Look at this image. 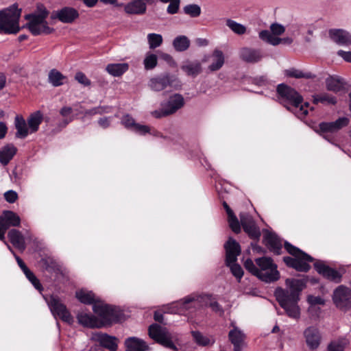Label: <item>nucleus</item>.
<instances>
[{"mask_svg": "<svg viewBox=\"0 0 351 351\" xmlns=\"http://www.w3.org/2000/svg\"><path fill=\"white\" fill-rule=\"evenodd\" d=\"M92 339L98 342L101 347L107 348L110 351H116L117 349V338L106 333L95 332L93 334Z\"/></svg>", "mask_w": 351, "mask_h": 351, "instance_id": "nucleus-18", "label": "nucleus"}, {"mask_svg": "<svg viewBox=\"0 0 351 351\" xmlns=\"http://www.w3.org/2000/svg\"><path fill=\"white\" fill-rule=\"evenodd\" d=\"M328 351H344L343 345L339 341H332L328 346Z\"/></svg>", "mask_w": 351, "mask_h": 351, "instance_id": "nucleus-62", "label": "nucleus"}, {"mask_svg": "<svg viewBox=\"0 0 351 351\" xmlns=\"http://www.w3.org/2000/svg\"><path fill=\"white\" fill-rule=\"evenodd\" d=\"M301 291L300 287H287L286 289L278 287L275 291L276 300L290 317L297 319L300 317L298 302Z\"/></svg>", "mask_w": 351, "mask_h": 351, "instance_id": "nucleus-1", "label": "nucleus"}, {"mask_svg": "<svg viewBox=\"0 0 351 351\" xmlns=\"http://www.w3.org/2000/svg\"><path fill=\"white\" fill-rule=\"evenodd\" d=\"M147 40L151 49L160 47L162 43V36L160 34L150 33L147 35Z\"/></svg>", "mask_w": 351, "mask_h": 351, "instance_id": "nucleus-47", "label": "nucleus"}, {"mask_svg": "<svg viewBox=\"0 0 351 351\" xmlns=\"http://www.w3.org/2000/svg\"><path fill=\"white\" fill-rule=\"evenodd\" d=\"M8 237L13 246L20 251L26 248L25 238L23 234L16 229H11L8 233Z\"/></svg>", "mask_w": 351, "mask_h": 351, "instance_id": "nucleus-27", "label": "nucleus"}, {"mask_svg": "<svg viewBox=\"0 0 351 351\" xmlns=\"http://www.w3.org/2000/svg\"><path fill=\"white\" fill-rule=\"evenodd\" d=\"M16 129V137L25 138L28 135V128L25 119L21 115H16L14 120Z\"/></svg>", "mask_w": 351, "mask_h": 351, "instance_id": "nucleus-35", "label": "nucleus"}, {"mask_svg": "<svg viewBox=\"0 0 351 351\" xmlns=\"http://www.w3.org/2000/svg\"><path fill=\"white\" fill-rule=\"evenodd\" d=\"M144 66L146 70L154 69L158 64L157 56L154 53H148L144 59Z\"/></svg>", "mask_w": 351, "mask_h": 351, "instance_id": "nucleus-51", "label": "nucleus"}, {"mask_svg": "<svg viewBox=\"0 0 351 351\" xmlns=\"http://www.w3.org/2000/svg\"><path fill=\"white\" fill-rule=\"evenodd\" d=\"M213 62L209 65L208 69L210 71H217L219 70L224 64L223 53L217 49H215L211 56Z\"/></svg>", "mask_w": 351, "mask_h": 351, "instance_id": "nucleus-34", "label": "nucleus"}, {"mask_svg": "<svg viewBox=\"0 0 351 351\" xmlns=\"http://www.w3.org/2000/svg\"><path fill=\"white\" fill-rule=\"evenodd\" d=\"M226 25L235 34L238 35H243L246 32V27L232 19L226 21Z\"/></svg>", "mask_w": 351, "mask_h": 351, "instance_id": "nucleus-48", "label": "nucleus"}, {"mask_svg": "<svg viewBox=\"0 0 351 351\" xmlns=\"http://www.w3.org/2000/svg\"><path fill=\"white\" fill-rule=\"evenodd\" d=\"M285 75L289 77H293L296 79L305 78V79H313L315 77V75L311 72L304 73L300 70L291 68L285 71Z\"/></svg>", "mask_w": 351, "mask_h": 351, "instance_id": "nucleus-43", "label": "nucleus"}, {"mask_svg": "<svg viewBox=\"0 0 351 351\" xmlns=\"http://www.w3.org/2000/svg\"><path fill=\"white\" fill-rule=\"evenodd\" d=\"M43 121V113L37 110L32 113L27 119V125L32 133L36 132Z\"/></svg>", "mask_w": 351, "mask_h": 351, "instance_id": "nucleus-33", "label": "nucleus"}, {"mask_svg": "<svg viewBox=\"0 0 351 351\" xmlns=\"http://www.w3.org/2000/svg\"><path fill=\"white\" fill-rule=\"evenodd\" d=\"M306 343L311 350L317 349L321 342V335L317 328L310 326L304 331Z\"/></svg>", "mask_w": 351, "mask_h": 351, "instance_id": "nucleus-21", "label": "nucleus"}, {"mask_svg": "<svg viewBox=\"0 0 351 351\" xmlns=\"http://www.w3.org/2000/svg\"><path fill=\"white\" fill-rule=\"evenodd\" d=\"M65 80H66V77L55 69H51L49 73V82L55 87L64 84Z\"/></svg>", "mask_w": 351, "mask_h": 351, "instance_id": "nucleus-39", "label": "nucleus"}, {"mask_svg": "<svg viewBox=\"0 0 351 351\" xmlns=\"http://www.w3.org/2000/svg\"><path fill=\"white\" fill-rule=\"evenodd\" d=\"M191 335L193 341L200 346H207L208 345H213L215 343L213 338H209L208 337L204 336L199 331H191Z\"/></svg>", "mask_w": 351, "mask_h": 351, "instance_id": "nucleus-40", "label": "nucleus"}, {"mask_svg": "<svg viewBox=\"0 0 351 351\" xmlns=\"http://www.w3.org/2000/svg\"><path fill=\"white\" fill-rule=\"evenodd\" d=\"M75 80L77 81L78 83L84 85V86H88L90 85V80L86 77V75L81 72H77L75 75Z\"/></svg>", "mask_w": 351, "mask_h": 351, "instance_id": "nucleus-56", "label": "nucleus"}, {"mask_svg": "<svg viewBox=\"0 0 351 351\" xmlns=\"http://www.w3.org/2000/svg\"><path fill=\"white\" fill-rule=\"evenodd\" d=\"M148 333L149 336L156 342L167 348L177 351L178 349L171 339V334L166 328L153 324L149 326Z\"/></svg>", "mask_w": 351, "mask_h": 351, "instance_id": "nucleus-10", "label": "nucleus"}, {"mask_svg": "<svg viewBox=\"0 0 351 351\" xmlns=\"http://www.w3.org/2000/svg\"><path fill=\"white\" fill-rule=\"evenodd\" d=\"M98 124H99V125L101 128H102L104 129L108 128L110 126V117H102V118H100L98 120Z\"/></svg>", "mask_w": 351, "mask_h": 351, "instance_id": "nucleus-63", "label": "nucleus"}, {"mask_svg": "<svg viewBox=\"0 0 351 351\" xmlns=\"http://www.w3.org/2000/svg\"><path fill=\"white\" fill-rule=\"evenodd\" d=\"M240 58L247 63H256L261 60L262 53L261 50L250 47H243L239 52Z\"/></svg>", "mask_w": 351, "mask_h": 351, "instance_id": "nucleus-23", "label": "nucleus"}, {"mask_svg": "<svg viewBox=\"0 0 351 351\" xmlns=\"http://www.w3.org/2000/svg\"><path fill=\"white\" fill-rule=\"evenodd\" d=\"M256 264L258 266L259 273L263 271L268 270L273 268L274 266H277L270 257L263 256L257 258L255 260Z\"/></svg>", "mask_w": 351, "mask_h": 351, "instance_id": "nucleus-45", "label": "nucleus"}, {"mask_svg": "<svg viewBox=\"0 0 351 351\" xmlns=\"http://www.w3.org/2000/svg\"><path fill=\"white\" fill-rule=\"evenodd\" d=\"M239 223L251 239L256 241L260 239L261 235L260 228L251 215L246 213L241 214Z\"/></svg>", "mask_w": 351, "mask_h": 351, "instance_id": "nucleus-14", "label": "nucleus"}, {"mask_svg": "<svg viewBox=\"0 0 351 351\" xmlns=\"http://www.w3.org/2000/svg\"><path fill=\"white\" fill-rule=\"evenodd\" d=\"M169 4L167 8V13L169 14L178 13L180 8V0H172L169 1Z\"/></svg>", "mask_w": 351, "mask_h": 351, "instance_id": "nucleus-57", "label": "nucleus"}, {"mask_svg": "<svg viewBox=\"0 0 351 351\" xmlns=\"http://www.w3.org/2000/svg\"><path fill=\"white\" fill-rule=\"evenodd\" d=\"M181 69L189 76L196 77L202 72V64L198 61L189 62L181 66Z\"/></svg>", "mask_w": 351, "mask_h": 351, "instance_id": "nucleus-37", "label": "nucleus"}, {"mask_svg": "<svg viewBox=\"0 0 351 351\" xmlns=\"http://www.w3.org/2000/svg\"><path fill=\"white\" fill-rule=\"evenodd\" d=\"M346 83L343 78L339 76H329L326 79V86L328 90L338 93L343 90Z\"/></svg>", "mask_w": 351, "mask_h": 351, "instance_id": "nucleus-28", "label": "nucleus"}, {"mask_svg": "<svg viewBox=\"0 0 351 351\" xmlns=\"http://www.w3.org/2000/svg\"><path fill=\"white\" fill-rule=\"evenodd\" d=\"M78 17V11L71 7H64L56 14V18L64 23H72Z\"/></svg>", "mask_w": 351, "mask_h": 351, "instance_id": "nucleus-24", "label": "nucleus"}, {"mask_svg": "<svg viewBox=\"0 0 351 351\" xmlns=\"http://www.w3.org/2000/svg\"><path fill=\"white\" fill-rule=\"evenodd\" d=\"M226 252L225 263L229 265L237 261V257L241 253L240 244L233 238L229 237L223 245Z\"/></svg>", "mask_w": 351, "mask_h": 351, "instance_id": "nucleus-16", "label": "nucleus"}, {"mask_svg": "<svg viewBox=\"0 0 351 351\" xmlns=\"http://www.w3.org/2000/svg\"><path fill=\"white\" fill-rule=\"evenodd\" d=\"M20 16L21 10L15 5L0 11V31L7 34L18 33Z\"/></svg>", "mask_w": 351, "mask_h": 351, "instance_id": "nucleus-4", "label": "nucleus"}, {"mask_svg": "<svg viewBox=\"0 0 351 351\" xmlns=\"http://www.w3.org/2000/svg\"><path fill=\"white\" fill-rule=\"evenodd\" d=\"M148 85L152 90L158 92L168 87L176 88L180 86L178 78L169 73H161L151 78Z\"/></svg>", "mask_w": 351, "mask_h": 351, "instance_id": "nucleus-11", "label": "nucleus"}, {"mask_svg": "<svg viewBox=\"0 0 351 351\" xmlns=\"http://www.w3.org/2000/svg\"><path fill=\"white\" fill-rule=\"evenodd\" d=\"M75 296L82 303L86 304H94L96 303L95 295L92 291L81 289L75 293Z\"/></svg>", "mask_w": 351, "mask_h": 351, "instance_id": "nucleus-38", "label": "nucleus"}, {"mask_svg": "<svg viewBox=\"0 0 351 351\" xmlns=\"http://www.w3.org/2000/svg\"><path fill=\"white\" fill-rule=\"evenodd\" d=\"M270 29L271 32V34L276 36H280L285 31V28L283 25L278 24V23H273L271 25Z\"/></svg>", "mask_w": 351, "mask_h": 351, "instance_id": "nucleus-60", "label": "nucleus"}, {"mask_svg": "<svg viewBox=\"0 0 351 351\" xmlns=\"http://www.w3.org/2000/svg\"><path fill=\"white\" fill-rule=\"evenodd\" d=\"M244 267L246 270L255 276H258L259 271L258 267L254 263L252 259L247 258L244 263Z\"/></svg>", "mask_w": 351, "mask_h": 351, "instance_id": "nucleus-54", "label": "nucleus"}, {"mask_svg": "<svg viewBox=\"0 0 351 351\" xmlns=\"http://www.w3.org/2000/svg\"><path fill=\"white\" fill-rule=\"evenodd\" d=\"M230 268L231 272L234 276L238 279H241L243 276V270L241 265L236 263L226 265Z\"/></svg>", "mask_w": 351, "mask_h": 351, "instance_id": "nucleus-53", "label": "nucleus"}, {"mask_svg": "<svg viewBox=\"0 0 351 351\" xmlns=\"http://www.w3.org/2000/svg\"><path fill=\"white\" fill-rule=\"evenodd\" d=\"M39 264L43 269L50 273H58L60 271V265L53 258L50 256L42 258Z\"/></svg>", "mask_w": 351, "mask_h": 351, "instance_id": "nucleus-32", "label": "nucleus"}, {"mask_svg": "<svg viewBox=\"0 0 351 351\" xmlns=\"http://www.w3.org/2000/svg\"><path fill=\"white\" fill-rule=\"evenodd\" d=\"M276 93L278 98L281 100L280 103L288 110H291V108L285 103L289 104L297 108L303 101L302 96L297 90L283 83L277 86Z\"/></svg>", "mask_w": 351, "mask_h": 351, "instance_id": "nucleus-7", "label": "nucleus"}, {"mask_svg": "<svg viewBox=\"0 0 351 351\" xmlns=\"http://www.w3.org/2000/svg\"><path fill=\"white\" fill-rule=\"evenodd\" d=\"M307 302L310 304V306L308 308V312L311 314H313V312H315L316 314L319 312L320 308L317 307L316 305L320 304V305H324L325 304V300L319 297V296H314L312 295H309L307 297Z\"/></svg>", "mask_w": 351, "mask_h": 351, "instance_id": "nucleus-44", "label": "nucleus"}, {"mask_svg": "<svg viewBox=\"0 0 351 351\" xmlns=\"http://www.w3.org/2000/svg\"><path fill=\"white\" fill-rule=\"evenodd\" d=\"M264 242L269 251L274 254L280 255L282 253V245L281 240L274 232L267 231L264 234Z\"/></svg>", "mask_w": 351, "mask_h": 351, "instance_id": "nucleus-19", "label": "nucleus"}, {"mask_svg": "<svg viewBox=\"0 0 351 351\" xmlns=\"http://www.w3.org/2000/svg\"><path fill=\"white\" fill-rule=\"evenodd\" d=\"M280 276L277 266H274L271 269L261 271L257 278L266 283H274L280 278Z\"/></svg>", "mask_w": 351, "mask_h": 351, "instance_id": "nucleus-29", "label": "nucleus"}, {"mask_svg": "<svg viewBox=\"0 0 351 351\" xmlns=\"http://www.w3.org/2000/svg\"><path fill=\"white\" fill-rule=\"evenodd\" d=\"M47 301L51 311L53 315H58L62 321L71 323L73 321V317L70 313L66 309V307L63 304L57 297L51 295L49 299L45 298Z\"/></svg>", "mask_w": 351, "mask_h": 351, "instance_id": "nucleus-15", "label": "nucleus"}, {"mask_svg": "<svg viewBox=\"0 0 351 351\" xmlns=\"http://www.w3.org/2000/svg\"><path fill=\"white\" fill-rule=\"evenodd\" d=\"M313 267L324 279L335 284H339L343 282L347 270V267L343 265L332 267L322 260L315 261L313 263Z\"/></svg>", "mask_w": 351, "mask_h": 351, "instance_id": "nucleus-3", "label": "nucleus"}, {"mask_svg": "<svg viewBox=\"0 0 351 351\" xmlns=\"http://www.w3.org/2000/svg\"><path fill=\"white\" fill-rule=\"evenodd\" d=\"M124 345L125 351H147L149 350V346L145 341L135 337L127 338Z\"/></svg>", "mask_w": 351, "mask_h": 351, "instance_id": "nucleus-25", "label": "nucleus"}, {"mask_svg": "<svg viewBox=\"0 0 351 351\" xmlns=\"http://www.w3.org/2000/svg\"><path fill=\"white\" fill-rule=\"evenodd\" d=\"M231 326L233 328L228 333L229 340L233 344L234 351H241L245 346V335L234 323L232 322Z\"/></svg>", "mask_w": 351, "mask_h": 351, "instance_id": "nucleus-17", "label": "nucleus"}, {"mask_svg": "<svg viewBox=\"0 0 351 351\" xmlns=\"http://www.w3.org/2000/svg\"><path fill=\"white\" fill-rule=\"evenodd\" d=\"M332 301L339 309L346 311L351 308V289L337 287L333 291Z\"/></svg>", "mask_w": 351, "mask_h": 351, "instance_id": "nucleus-13", "label": "nucleus"}, {"mask_svg": "<svg viewBox=\"0 0 351 351\" xmlns=\"http://www.w3.org/2000/svg\"><path fill=\"white\" fill-rule=\"evenodd\" d=\"M78 322L87 328H101V322L95 315L85 312H80L77 315Z\"/></svg>", "mask_w": 351, "mask_h": 351, "instance_id": "nucleus-26", "label": "nucleus"}, {"mask_svg": "<svg viewBox=\"0 0 351 351\" xmlns=\"http://www.w3.org/2000/svg\"><path fill=\"white\" fill-rule=\"evenodd\" d=\"M5 201L10 204H13L19 199L18 193L13 190H9L3 194Z\"/></svg>", "mask_w": 351, "mask_h": 351, "instance_id": "nucleus-58", "label": "nucleus"}, {"mask_svg": "<svg viewBox=\"0 0 351 351\" xmlns=\"http://www.w3.org/2000/svg\"><path fill=\"white\" fill-rule=\"evenodd\" d=\"M319 103H327L328 104L335 105L337 103V99L335 96H332L328 93H324L313 97V104H317Z\"/></svg>", "mask_w": 351, "mask_h": 351, "instance_id": "nucleus-46", "label": "nucleus"}, {"mask_svg": "<svg viewBox=\"0 0 351 351\" xmlns=\"http://www.w3.org/2000/svg\"><path fill=\"white\" fill-rule=\"evenodd\" d=\"M223 206L226 210L228 215V221L229 223L230 228L236 234H239L241 232V227L239 221L237 216L234 215L233 210L230 208L228 204L226 202H223Z\"/></svg>", "mask_w": 351, "mask_h": 351, "instance_id": "nucleus-30", "label": "nucleus"}, {"mask_svg": "<svg viewBox=\"0 0 351 351\" xmlns=\"http://www.w3.org/2000/svg\"><path fill=\"white\" fill-rule=\"evenodd\" d=\"M121 123L125 126V128L130 130H133L134 126L136 124L134 118H132L129 114H126L121 119Z\"/></svg>", "mask_w": 351, "mask_h": 351, "instance_id": "nucleus-55", "label": "nucleus"}, {"mask_svg": "<svg viewBox=\"0 0 351 351\" xmlns=\"http://www.w3.org/2000/svg\"><path fill=\"white\" fill-rule=\"evenodd\" d=\"M349 123L350 119L348 117H339L335 121H323L319 123L315 129V131L327 141H330L332 134L337 132L342 128L348 126Z\"/></svg>", "mask_w": 351, "mask_h": 351, "instance_id": "nucleus-9", "label": "nucleus"}, {"mask_svg": "<svg viewBox=\"0 0 351 351\" xmlns=\"http://www.w3.org/2000/svg\"><path fill=\"white\" fill-rule=\"evenodd\" d=\"M72 112L73 108L70 106H64L60 110V114L63 119L58 123V128H64L73 120Z\"/></svg>", "mask_w": 351, "mask_h": 351, "instance_id": "nucleus-41", "label": "nucleus"}, {"mask_svg": "<svg viewBox=\"0 0 351 351\" xmlns=\"http://www.w3.org/2000/svg\"><path fill=\"white\" fill-rule=\"evenodd\" d=\"M48 14L49 12L44 10L42 14L32 13L25 16V19L28 21L27 27L32 35H48L53 32L54 29L50 27L46 21Z\"/></svg>", "mask_w": 351, "mask_h": 351, "instance_id": "nucleus-5", "label": "nucleus"}, {"mask_svg": "<svg viewBox=\"0 0 351 351\" xmlns=\"http://www.w3.org/2000/svg\"><path fill=\"white\" fill-rule=\"evenodd\" d=\"M329 36L332 40L339 45H350L351 34L342 29H331L329 30Z\"/></svg>", "mask_w": 351, "mask_h": 351, "instance_id": "nucleus-22", "label": "nucleus"}, {"mask_svg": "<svg viewBox=\"0 0 351 351\" xmlns=\"http://www.w3.org/2000/svg\"><path fill=\"white\" fill-rule=\"evenodd\" d=\"M94 313L99 317L101 322V328L114 322H117L120 318L119 311L114 306L104 304L95 303L93 306Z\"/></svg>", "mask_w": 351, "mask_h": 351, "instance_id": "nucleus-8", "label": "nucleus"}, {"mask_svg": "<svg viewBox=\"0 0 351 351\" xmlns=\"http://www.w3.org/2000/svg\"><path fill=\"white\" fill-rule=\"evenodd\" d=\"M132 131H134L139 134L144 135L147 133H149L150 131V129L147 125H141V124L136 123V124L134 126Z\"/></svg>", "mask_w": 351, "mask_h": 351, "instance_id": "nucleus-61", "label": "nucleus"}, {"mask_svg": "<svg viewBox=\"0 0 351 351\" xmlns=\"http://www.w3.org/2000/svg\"><path fill=\"white\" fill-rule=\"evenodd\" d=\"M184 12L192 18H197L201 14V8L197 4H189L184 7Z\"/></svg>", "mask_w": 351, "mask_h": 351, "instance_id": "nucleus-50", "label": "nucleus"}, {"mask_svg": "<svg viewBox=\"0 0 351 351\" xmlns=\"http://www.w3.org/2000/svg\"><path fill=\"white\" fill-rule=\"evenodd\" d=\"M147 3L145 0H133L124 4V12L129 15H143L146 13Z\"/></svg>", "mask_w": 351, "mask_h": 351, "instance_id": "nucleus-20", "label": "nucleus"}, {"mask_svg": "<svg viewBox=\"0 0 351 351\" xmlns=\"http://www.w3.org/2000/svg\"><path fill=\"white\" fill-rule=\"evenodd\" d=\"M284 247L287 252L293 256L283 257V261L287 267L298 271L307 272L310 270L311 266L308 263L314 261V258L311 256L288 241L285 242Z\"/></svg>", "mask_w": 351, "mask_h": 351, "instance_id": "nucleus-2", "label": "nucleus"}, {"mask_svg": "<svg viewBox=\"0 0 351 351\" xmlns=\"http://www.w3.org/2000/svg\"><path fill=\"white\" fill-rule=\"evenodd\" d=\"M129 69L128 63L108 64L106 71L114 77H120Z\"/></svg>", "mask_w": 351, "mask_h": 351, "instance_id": "nucleus-36", "label": "nucleus"}, {"mask_svg": "<svg viewBox=\"0 0 351 351\" xmlns=\"http://www.w3.org/2000/svg\"><path fill=\"white\" fill-rule=\"evenodd\" d=\"M173 46L176 51H184L190 47V40L186 36H178L174 38Z\"/></svg>", "mask_w": 351, "mask_h": 351, "instance_id": "nucleus-42", "label": "nucleus"}, {"mask_svg": "<svg viewBox=\"0 0 351 351\" xmlns=\"http://www.w3.org/2000/svg\"><path fill=\"white\" fill-rule=\"evenodd\" d=\"M23 273L32 285H41L38 278L29 268L23 271Z\"/></svg>", "mask_w": 351, "mask_h": 351, "instance_id": "nucleus-59", "label": "nucleus"}, {"mask_svg": "<svg viewBox=\"0 0 351 351\" xmlns=\"http://www.w3.org/2000/svg\"><path fill=\"white\" fill-rule=\"evenodd\" d=\"M17 152V149L13 145H7L0 150V162L3 166L8 165Z\"/></svg>", "mask_w": 351, "mask_h": 351, "instance_id": "nucleus-31", "label": "nucleus"}, {"mask_svg": "<svg viewBox=\"0 0 351 351\" xmlns=\"http://www.w3.org/2000/svg\"><path fill=\"white\" fill-rule=\"evenodd\" d=\"M21 225L20 217L14 211L3 210L0 215V241L6 243L5 234L10 227H19Z\"/></svg>", "mask_w": 351, "mask_h": 351, "instance_id": "nucleus-12", "label": "nucleus"}, {"mask_svg": "<svg viewBox=\"0 0 351 351\" xmlns=\"http://www.w3.org/2000/svg\"><path fill=\"white\" fill-rule=\"evenodd\" d=\"M300 284H297L296 285H306L307 283L311 284H317L319 282V280L317 278L312 277L309 276H304L302 279L298 280ZM286 285H295L293 282H290V279L286 280Z\"/></svg>", "mask_w": 351, "mask_h": 351, "instance_id": "nucleus-52", "label": "nucleus"}, {"mask_svg": "<svg viewBox=\"0 0 351 351\" xmlns=\"http://www.w3.org/2000/svg\"><path fill=\"white\" fill-rule=\"evenodd\" d=\"M337 54L341 56L345 61L351 62V51H344L339 50Z\"/></svg>", "mask_w": 351, "mask_h": 351, "instance_id": "nucleus-64", "label": "nucleus"}, {"mask_svg": "<svg viewBox=\"0 0 351 351\" xmlns=\"http://www.w3.org/2000/svg\"><path fill=\"white\" fill-rule=\"evenodd\" d=\"M198 297L194 296V295H189L181 300L179 304H180V309L178 310V313H182V312L189 309L193 306L191 305L193 302L198 300Z\"/></svg>", "mask_w": 351, "mask_h": 351, "instance_id": "nucleus-49", "label": "nucleus"}, {"mask_svg": "<svg viewBox=\"0 0 351 351\" xmlns=\"http://www.w3.org/2000/svg\"><path fill=\"white\" fill-rule=\"evenodd\" d=\"M184 104V99L182 95L173 94L169 96L167 101L161 103V108L158 110H154L152 115L157 119L171 115L181 109Z\"/></svg>", "mask_w": 351, "mask_h": 351, "instance_id": "nucleus-6", "label": "nucleus"}]
</instances>
